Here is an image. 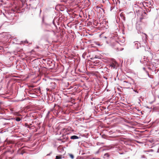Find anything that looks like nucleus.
Wrapping results in <instances>:
<instances>
[{
    "mask_svg": "<svg viewBox=\"0 0 159 159\" xmlns=\"http://www.w3.org/2000/svg\"><path fill=\"white\" fill-rule=\"evenodd\" d=\"M124 83H128L126 81H124ZM128 84H130L129 83H128Z\"/></svg>",
    "mask_w": 159,
    "mask_h": 159,
    "instance_id": "obj_14",
    "label": "nucleus"
},
{
    "mask_svg": "<svg viewBox=\"0 0 159 159\" xmlns=\"http://www.w3.org/2000/svg\"><path fill=\"white\" fill-rule=\"evenodd\" d=\"M69 156L72 159H73L74 158V156L72 154H69Z\"/></svg>",
    "mask_w": 159,
    "mask_h": 159,
    "instance_id": "obj_8",
    "label": "nucleus"
},
{
    "mask_svg": "<svg viewBox=\"0 0 159 159\" xmlns=\"http://www.w3.org/2000/svg\"><path fill=\"white\" fill-rule=\"evenodd\" d=\"M104 136H105V135H102V137L103 138H104Z\"/></svg>",
    "mask_w": 159,
    "mask_h": 159,
    "instance_id": "obj_17",
    "label": "nucleus"
},
{
    "mask_svg": "<svg viewBox=\"0 0 159 159\" xmlns=\"http://www.w3.org/2000/svg\"><path fill=\"white\" fill-rule=\"evenodd\" d=\"M134 91L135 92H137V93H138V92L137 91V90H134Z\"/></svg>",
    "mask_w": 159,
    "mask_h": 159,
    "instance_id": "obj_16",
    "label": "nucleus"
},
{
    "mask_svg": "<svg viewBox=\"0 0 159 159\" xmlns=\"http://www.w3.org/2000/svg\"><path fill=\"white\" fill-rule=\"evenodd\" d=\"M113 44H112V45L113 46H114L115 45V44H117V42H116V41H115V40H113Z\"/></svg>",
    "mask_w": 159,
    "mask_h": 159,
    "instance_id": "obj_7",
    "label": "nucleus"
},
{
    "mask_svg": "<svg viewBox=\"0 0 159 159\" xmlns=\"http://www.w3.org/2000/svg\"><path fill=\"white\" fill-rule=\"evenodd\" d=\"M44 31H49L48 30H44Z\"/></svg>",
    "mask_w": 159,
    "mask_h": 159,
    "instance_id": "obj_19",
    "label": "nucleus"
},
{
    "mask_svg": "<svg viewBox=\"0 0 159 159\" xmlns=\"http://www.w3.org/2000/svg\"><path fill=\"white\" fill-rule=\"evenodd\" d=\"M144 34L145 35L146 39H147V35L146 34Z\"/></svg>",
    "mask_w": 159,
    "mask_h": 159,
    "instance_id": "obj_12",
    "label": "nucleus"
},
{
    "mask_svg": "<svg viewBox=\"0 0 159 159\" xmlns=\"http://www.w3.org/2000/svg\"><path fill=\"white\" fill-rule=\"evenodd\" d=\"M7 143L8 144H10L14 143V142L12 140H7Z\"/></svg>",
    "mask_w": 159,
    "mask_h": 159,
    "instance_id": "obj_3",
    "label": "nucleus"
},
{
    "mask_svg": "<svg viewBox=\"0 0 159 159\" xmlns=\"http://www.w3.org/2000/svg\"><path fill=\"white\" fill-rule=\"evenodd\" d=\"M13 113L14 115L16 116H19L20 115L19 114V113L17 112H15Z\"/></svg>",
    "mask_w": 159,
    "mask_h": 159,
    "instance_id": "obj_6",
    "label": "nucleus"
},
{
    "mask_svg": "<svg viewBox=\"0 0 159 159\" xmlns=\"http://www.w3.org/2000/svg\"><path fill=\"white\" fill-rule=\"evenodd\" d=\"M16 120L17 121H19L21 119L19 117H16Z\"/></svg>",
    "mask_w": 159,
    "mask_h": 159,
    "instance_id": "obj_5",
    "label": "nucleus"
},
{
    "mask_svg": "<svg viewBox=\"0 0 159 159\" xmlns=\"http://www.w3.org/2000/svg\"><path fill=\"white\" fill-rule=\"evenodd\" d=\"M104 136H105V135H102V137L103 138H104Z\"/></svg>",
    "mask_w": 159,
    "mask_h": 159,
    "instance_id": "obj_18",
    "label": "nucleus"
},
{
    "mask_svg": "<svg viewBox=\"0 0 159 159\" xmlns=\"http://www.w3.org/2000/svg\"><path fill=\"white\" fill-rule=\"evenodd\" d=\"M139 25V24L138 23V22H137L136 25V26L138 27Z\"/></svg>",
    "mask_w": 159,
    "mask_h": 159,
    "instance_id": "obj_13",
    "label": "nucleus"
},
{
    "mask_svg": "<svg viewBox=\"0 0 159 159\" xmlns=\"http://www.w3.org/2000/svg\"><path fill=\"white\" fill-rule=\"evenodd\" d=\"M143 19V18L142 17L140 18V21H140V23L141 22L142 20Z\"/></svg>",
    "mask_w": 159,
    "mask_h": 159,
    "instance_id": "obj_11",
    "label": "nucleus"
},
{
    "mask_svg": "<svg viewBox=\"0 0 159 159\" xmlns=\"http://www.w3.org/2000/svg\"><path fill=\"white\" fill-rule=\"evenodd\" d=\"M31 125V124H30V125H30V126Z\"/></svg>",
    "mask_w": 159,
    "mask_h": 159,
    "instance_id": "obj_20",
    "label": "nucleus"
},
{
    "mask_svg": "<svg viewBox=\"0 0 159 159\" xmlns=\"http://www.w3.org/2000/svg\"><path fill=\"white\" fill-rule=\"evenodd\" d=\"M25 127H27V128H30V129L31 128L30 126L27 123H25Z\"/></svg>",
    "mask_w": 159,
    "mask_h": 159,
    "instance_id": "obj_4",
    "label": "nucleus"
},
{
    "mask_svg": "<svg viewBox=\"0 0 159 159\" xmlns=\"http://www.w3.org/2000/svg\"><path fill=\"white\" fill-rule=\"evenodd\" d=\"M10 110L11 111H13V108H11L10 109Z\"/></svg>",
    "mask_w": 159,
    "mask_h": 159,
    "instance_id": "obj_15",
    "label": "nucleus"
},
{
    "mask_svg": "<svg viewBox=\"0 0 159 159\" xmlns=\"http://www.w3.org/2000/svg\"><path fill=\"white\" fill-rule=\"evenodd\" d=\"M104 156L108 157L109 156V155L108 153H106L104 154Z\"/></svg>",
    "mask_w": 159,
    "mask_h": 159,
    "instance_id": "obj_9",
    "label": "nucleus"
},
{
    "mask_svg": "<svg viewBox=\"0 0 159 159\" xmlns=\"http://www.w3.org/2000/svg\"><path fill=\"white\" fill-rule=\"evenodd\" d=\"M117 65V63L115 61H113L112 62L110 63L109 64L110 66L111 67V68H115L116 66Z\"/></svg>",
    "mask_w": 159,
    "mask_h": 159,
    "instance_id": "obj_1",
    "label": "nucleus"
},
{
    "mask_svg": "<svg viewBox=\"0 0 159 159\" xmlns=\"http://www.w3.org/2000/svg\"><path fill=\"white\" fill-rule=\"evenodd\" d=\"M37 48H39V47H37Z\"/></svg>",
    "mask_w": 159,
    "mask_h": 159,
    "instance_id": "obj_21",
    "label": "nucleus"
},
{
    "mask_svg": "<svg viewBox=\"0 0 159 159\" xmlns=\"http://www.w3.org/2000/svg\"><path fill=\"white\" fill-rule=\"evenodd\" d=\"M61 157L58 156H56L55 159H61Z\"/></svg>",
    "mask_w": 159,
    "mask_h": 159,
    "instance_id": "obj_10",
    "label": "nucleus"
},
{
    "mask_svg": "<svg viewBox=\"0 0 159 159\" xmlns=\"http://www.w3.org/2000/svg\"><path fill=\"white\" fill-rule=\"evenodd\" d=\"M70 139H79V137L76 135H73L71 137Z\"/></svg>",
    "mask_w": 159,
    "mask_h": 159,
    "instance_id": "obj_2",
    "label": "nucleus"
}]
</instances>
